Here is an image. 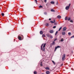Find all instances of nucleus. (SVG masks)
<instances>
[{"mask_svg": "<svg viewBox=\"0 0 74 74\" xmlns=\"http://www.w3.org/2000/svg\"><path fill=\"white\" fill-rule=\"evenodd\" d=\"M37 72H36V71H35L34 72V74H37Z\"/></svg>", "mask_w": 74, "mask_h": 74, "instance_id": "31", "label": "nucleus"}, {"mask_svg": "<svg viewBox=\"0 0 74 74\" xmlns=\"http://www.w3.org/2000/svg\"><path fill=\"white\" fill-rule=\"evenodd\" d=\"M51 38H53V37L52 36L50 35V36L49 37Z\"/></svg>", "mask_w": 74, "mask_h": 74, "instance_id": "13", "label": "nucleus"}, {"mask_svg": "<svg viewBox=\"0 0 74 74\" xmlns=\"http://www.w3.org/2000/svg\"><path fill=\"white\" fill-rule=\"evenodd\" d=\"M58 34V31H57L55 34V36H56V34Z\"/></svg>", "mask_w": 74, "mask_h": 74, "instance_id": "22", "label": "nucleus"}, {"mask_svg": "<svg viewBox=\"0 0 74 74\" xmlns=\"http://www.w3.org/2000/svg\"><path fill=\"white\" fill-rule=\"evenodd\" d=\"M45 37V36L44 34L42 35V37Z\"/></svg>", "mask_w": 74, "mask_h": 74, "instance_id": "25", "label": "nucleus"}, {"mask_svg": "<svg viewBox=\"0 0 74 74\" xmlns=\"http://www.w3.org/2000/svg\"><path fill=\"white\" fill-rule=\"evenodd\" d=\"M52 63H53V64H54V65H55V64H56L55 63V62H54V61H52Z\"/></svg>", "mask_w": 74, "mask_h": 74, "instance_id": "18", "label": "nucleus"}, {"mask_svg": "<svg viewBox=\"0 0 74 74\" xmlns=\"http://www.w3.org/2000/svg\"><path fill=\"white\" fill-rule=\"evenodd\" d=\"M57 17L58 18H61V16L60 15L58 16H57Z\"/></svg>", "mask_w": 74, "mask_h": 74, "instance_id": "14", "label": "nucleus"}, {"mask_svg": "<svg viewBox=\"0 0 74 74\" xmlns=\"http://www.w3.org/2000/svg\"><path fill=\"white\" fill-rule=\"evenodd\" d=\"M71 38H74V35L73 36H72V37H71Z\"/></svg>", "mask_w": 74, "mask_h": 74, "instance_id": "35", "label": "nucleus"}, {"mask_svg": "<svg viewBox=\"0 0 74 74\" xmlns=\"http://www.w3.org/2000/svg\"><path fill=\"white\" fill-rule=\"evenodd\" d=\"M56 26H54L53 27V29H55V28H56Z\"/></svg>", "mask_w": 74, "mask_h": 74, "instance_id": "32", "label": "nucleus"}, {"mask_svg": "<svg viewBox=\"0 0 74 74\" xmlns=\"http://www.w3.org/2000/svg\"><path fill=\"white\" fill-rule=\"evenodd\" d=\"M50 22H51V23H54V22H53V21H51Z\"/></svg>", "mask_w": 74, "mask_h": 74, "instance_id": "28", "label": "nucleus"}, {"mask_svg": "<svg viewBox=\"0 0 74 74\" xmlns=\"http://www.w3.org/2000/svg\"><path fill=\"white\" fill-rule=\"evenodd\" d=\"M45 3H47V0H45Z\"/></svg>", "mask_w": 74, "mask_h": 74, "instance_id": "38", "label": "nucleus"}, {"mask_svg": "<svg viewBox=\"0 0 74 74\" xmlns=\"http://www.w3.org/2000/svg\"><path fill=\"white\" fill-rule=\"evenodd\" d=\"M49 32L50 33H53V31L52 30H51Z\"/></svg>", "mask_w": 74, "mask_h": 74, "instance_id": "6", "label": "nucleus"}, {"mask_svg": "<svg viewBox=\"0 0 74 74\" xmlns=\"http://www.w3.org/2000/svg\"><path fill=\"white\" fill-rule=\"evenodd\" d=\"M40 65L41 66H42V62H41Z\"/></svg>", "mask_w": 74, "mask_h": 74, "instance_id": "29", "label": "nucleus"}, {"mask_svg": "<svg viewBox=\"0 0 74 74\" xmlns=\"http://www.w3.org/2000/svg\"><path fill=\"white\" fill-rule=\"evenodd\" d=\"M51 12H55V11L53 9H51Z\"/></svg>", "mask_w": 74, "mask_h": 74, "instance_id": "7", "label": "nucleus"}, {"mask_svg": "<svg viewBox=\"0 0 74 74\" xmlns=\"http://www.w3.org/2000/svg\"><path fill=\"white\" fill-rule=\"evenodd\" d=\"M62 27H61L59 29L58 31H60L61 29H62Z\"/></svg>", "mask_w": 74, "mask_h": 74, "instance_id": "21", "label": "nucleus"}, {"mask_svg": "<svg viewBox=\"0 0 74 74\" xmlns=\"http://www.w3.org/2000/svg\"><path fill=\"white\" fill-rule=\"evenodd\" d=\"M50 73V72L49 71H47L46 72V74H49Z\"/></svg>", "mask_w": 74, "mask_h": 74, "instance_id": "10", "label": "nucleus"}, {"mask_svg": "<svg viewBox=\"0 0 74 74\" xmlns=\"http://www.w3.org/2000/svg\"><path fill=\"white\" fill-rule=\"evenodd\" d=\"M67 29V27H64L63 28V32H65V31Z\"/></svg>", "mask_w": 74, "mask_h": 74, "instance_id": "5", "label": "nucleus"}, {"mask_svg": "<svg viewBox=\"0 0 74 74\" xmlns=\"http://www.w3.org/2000/svg\"><path fill=\"white\" fill-rule=\"evenodd\" d=\"M70 19H71V18H70V17H69L68 18V21H70Z\"/></svg>", "mask_w": 74, "mask_h": 74, "instance_id": "27", "label": "nucleus"}, {"mask_svg": "<svg viewBox=\"0 0 74 74\" xmlns=\"http://www.w3.org/2000/svg\"><path fill=\"white\" fill-rule=\"evenodd\" d=\"M40 34H43V32L42 31H40Z\"/></svg>", "mask_w": 74, "mask_h": 74, "instance_id": "12", "label": "nucleus"}, {"mask_svg": "<svg viewBox=\"0 0 74 74\" xmlns=\"http://www.w3.org/2000/svg\"><path fill=\"white\" fill-rule=\"evenodd\" d=\"M70 4H71L70 3L68 6H66V7L65 8L66 10H69V7H70Z\"/></svg>", "mask_w": 74, "mask_h": 74, "instance_id": "4", "label": "nucleus"}, {"mask_svg": "<svg viewBox=\"0 0 74 74\" xmlns=\"http://www.w3.org/2000/svg\"><path fill=\"white\" fill-rule=\"evenodd\" d=\"M1 15L2 16H4V14L3 13H2L1 14Z\"/></svg>", "mask_w": 74, "mask_h": 74, "instance_id": "24", "label": "nucleus"}, {"mask_svg": "<svg viewBox=\"0 0 74 74\" xmlns=\"http://www.w3.org/2000/svg\"><path fill=\"white\" fill-rule=\"evenodd\" d=\"M43 45H44L43 46L42 50L43 51H45V45H46V43H43L42 44L41 46V50H42V47Z\"/></svg>", "mask_w": 74, "mask_h": 74, "instance_id": "1", "label": "nucleus"}, {"mask_svg": "<svg viewBox=\"0 0 74 74\" xmlns=\"http://www.w3.org/2000/svg\"><path fill=\"white\" fill-rule=\"evenodd\" d=\"M55 42L54 41H53L52 43V44H53V45H55Z\"/></svg>", "mask_w": 74, "mask_h": 74, "instance_id": "20", "label": "nucleus"}, {"mask_svg": "<svg viewBox=\"0 0 74 74\" xmlns=\"http://www.w3.org/2000/svg\"><path fill=\"white\" fill-rule=\"evenodd\" d=\"M57 40V39L56 38H55L54 40V41H55Z\"/></svg>", "mask_w": 74, "mask_h": 74, "instance_id": "33", "label": "nucleus"}, {"mask_svg": "<svg viewBox=\"0 0 74 74\" xmlns=\"http://www.w3.org/2000/svg\"><path fill=\"white\" fill-rule=\"evenodd\" d=\"M56 5H58V2H57L56 3Z\"/></svg>", "mask_w": 74, "mask_h": 74, "instance_id": "39", "label": "nucleus"}, {"mask_svg": "<svg viewBox=\"0 0 74 74\" xmlns=\"http://www.w3.org/2000/svg\"><path fill=\"white\" fill-rule=\"evenodd\" d=\"M60 41L61 42H63V39L62 38V39H61V40Z\"/></svg>", "mask_w": 74, "mask_h": 74, "instance_id": "23", "label": "nucleus"}, {"mask_svg": "<svg viewBox=\"0 0 74 74\" xmlns=\"http://www.w3.org/2000/svg\"><path fill=\"white\" fill-rule=\"evenodd\" d=\"M71 32H69L68 33V34L69 35V36H70V35H71Z\"/></svg>", "mask_w": 74, "mask_h": 74, "instance_id": "19", "label": "nucleus"}, {"mask_svg": "<svg viewBox=\"0 0 74 74\" xmlns=\"http://www.w3.org/2000/svg\"><path fill=\"white\" fill-rule=\"evenodd\" d=\"M70 22L73 23V21L72 20H70Z\"/></svg>", "mask_w": 74, "mask_h": 74, "instance_id": "37", "label": "nucleus"}, {"mask_svg": "<svg viewBox=\"0 0 74 74\" xmlns=\"http://www.w3.org/2000/svg\"><path fill=\"white\" fill-rule=\"evenodd\" d=\"M49 21H51V19L49 18Z\"/></svg>", "mask_w": 74, "mask_h": 74, "instance_id": "42", "label": "nucleus"}, {"mask_svg": "<svg viewBox=\"0 0 74 74\" xmlns=\"http://www.w3.org/2000/svg\"><path fill=\"white\" fill-rule=\"evenodd\" d=\"M35 3H36V4H37V0H35Z\"/></svg>", "mask_w": 74, "mask_h": 74, "instance_id": "36", "label": "nucleus"}, {"mask_svg": "<svg viewBox=\"0 0 74 74\" xmlns=\"http://www.w3.org/2000/svg\"><path fill=\"white\" fill-rule=\"evenodd\" d=\"M54 25H57V23H55L54 24Z\"/></svg>", "mask_w": 74, "mask_h": 74, "instance_id": "34", "label": "nucleus"}, {"mask_svg": "<svg viewBox=\"0 0 74 74\" xmlns=\"http://www.w3.org/2000/svg\"><path fill=\"white\" fill-rule=\"evenodd\" d=\"M39 8H42V6L40 5L39 7Z\"/></svg>", "mask_w": 74, "mask_h": 74, "instance_id": "30", "label": "nucleus"}, {"mask_svg": "<svg viewBox=\"0 0 74 74\" xmlns=\"http://www.w3.org/2000/svg\"><path fill=\"white\" fill-rule=\"evenodd\" d=\"M65 19L66 21H67V17H66L65 18Z\"/></svg>", "mask_w": 74, "mask_h": 74, "instance_id": "26", "label": "nucleus"}, {"mask_svg": "<svg viewBox=\"0 0 74 74\" xmlns=\"http://www.w3.org/2000/svg\"><path fill=\"white\" fill-rule=\"evenodd\" d=\"M65 34H66V32H62V35H65Z\"/></svg>", "mask_w": 74, "mask_h": 74, "instance_id": "8", "label": "nucleus"}, {"mask_svg": "<svg viewBox=\"0 0 74 74\" xmlns=\"http://www.w3.org/2000/svg\"><path fill=\"white\" fill-rule=\"evenodd\" d=\"M21 38H21V37L18 36V39L19 40H21Z\"/></svg>", "mask_w": 74, "mask_h": 74, "instance_id": "11", "label": "nucleus"}, {"mask_svg": "<svg viewBox=\"0 0 74 74\" xmlns=\"http://www.w3.org/2000/svg\"><path fill=\"white\" fill-rule=\"evenodd\" d=\"M46 36L47 37H49V36H50V35H49V34H47L46 35Z\"/></svg>", "mask_w": 74, "mask_h": 74, "instance_id": "17", "label": "nucleus"}, {"mask_svg": "<svg viewBox=\"0 0 74 74\" xmlns=\"http://www.w3.org/2000/svg\"><path fill=\"white\" fill-rule=\"evenodd\" d=\"M65 57H66V55L65 54H64L62 57V60L63 61L65 59Z\"/></svg>", "mask_w": 74, "mask_h": 74, "instance_id": "2", "label": "nucleus"}, {"mask_svg": "<svg viewBox=\"0 0 74 74\" xmlns=\"http://www.w3.org/2000/svg\"><path fill=\"white\" fill-rule=\"evenodd\" d=\"M60 48V46H58L57 47H56L54 50L55 51H56V49H57L58 48Z\"/></svg>", "mask_w": 74, "mask_h": 74, "instance_id": "3", "label": "nucleus"}, {"mask_svg": "<svg viewBox=\"0 0 74 74\" xmlns=\"http://www.w3.org/2000/svg\"><path fill=\"white\" fill-rule=\"evenodd\" d=\"M46 26H49V24L48 23H46Z\"/></svg>", "mask_w": 74, "mask_h": 74, "instance_id": "16", "label": "nucleus"}, {"mask_svg": "<svg viewBox=\"0 0 74 74\" xmlns=\"http://www.w3.org/2000/svg\"><path fill=\"white\" fill-rule=\"evenodd\" d=\"M62 65H63V64H61V66H62Z\"/></svg>", "mask_w": 74, "mask_h": 74, "instance_id": "43", "label": "nucleus"}, {"mask_svg": "<svg viewBox=\"0 0 74 74\" xmlns=\"http://www.w3.org/2000/svg\"><path fill=\"white\" fill-rule=\"evenodd\" d=\"M45 69H46V70H49V68L48 67L45 68Z\"/></svg>", "mask_w": 74, "mask_h": 74, "instance_id": "15", "label": "nucleus"}, {"mask_svg": "<svg viewBox=\"0 0 74 74\" xmlns=\"http://www.w3.org/2000/svg\"><path fill=\"white\" fill-rule=\"evenodd\" d=\"M53 22H54V23H55V20H54Z\"/></svg>", "mask_w": 74, "mask_h": 74, "instance_id": "41", "label": "nucleus"}, {"mask_svg": "<svg viewBox=\"0 0 74 74\" xmlns=\"http://www.w3.org/2000/svg\"><path fill=\"white\" fill-rule=\"evenodd\" d=\"M44 14L45 15H47V12H45L44 13Z\"/></svg>", "mask_w": 74, "mask_h": 74, "instance_id": "40", "label": "nucleus"}, {"mask_svg": "<svg viewBox=\"0 0 74 74\" xmlns=\"http://www.w3.org/2000/svg\"><path fill=\"white\" fill-rule=\"evenodd\" d=\"M50 3L51 4H54L55 3L53 1H51L50 2Z\"/></svg>", "mask_w": 74, "mask_h": 74, "instance_id": "9", "label": "nucleus"}]
</instances>
